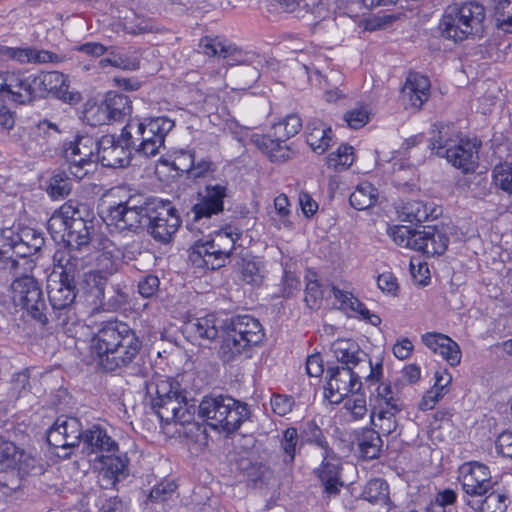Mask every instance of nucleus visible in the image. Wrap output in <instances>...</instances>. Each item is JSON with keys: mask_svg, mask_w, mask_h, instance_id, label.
<instances>
[{"mask_svg": "<svg viewBox=\"0 0 512 512\" xmlns=\"http://www.w3.org/2000/svg\"><path fill=\"white\" fill-rule=\"evenodd\" d=\"M91 352L106 371L128 366L138 355L141 342L125 323H108L91 339Z\"/></svg>", "mask_w": 512, "mask_h": 512, "instance_id": "1", "label": "nucleus"}, {"mask_svg": "<svg viewBox=\"0 0 512 512\" xmlns=\"http://www.w3.org/2000/svg\"><path fill=\"white\" fill-rule=\"evenodd\" d=\"M151 406L162 422L184 425L194 424L196 408L182 394L179 383L166 377H155L146 385Z\"/></svg>", "mask_w": 512, "mask_h": 512, "instance_id": "2", "label": "nucleus"}, {"mask_svg": "<svg viewBox=\"0 0 512 512\" xmlns=\"http://www.w3.org/2000/svg\"><path fill=\"white\" fill-rule=\"evenodd\" d=\"M111 195L119 199L107 209L105 221L107 225L117 231L137 232L143 228L149 218V206L142 196L131 194L124 187L111 190Z\"/></svg>", "mask_w": 512, "mask_h": 512, "instance_id": "3", "label": "nucleus"}, {"mask_svg": "<svg viewBox=\"0 0 512 512\" xmlns=\"http://www.w3.org/2000/svg\"><path fill=\"white\" fill-rule=\"evenodd\" d=\"M43 471L42 463L35 456L15 443L0 438V483L17 489L24 477L39 475Z\"/></svg>", "mask_w": 512, "mask_h": 512, "instance_id": "4", "label": "nucleus"}, {"mask_svg": "<svg viewBox=\"0 0 512 512\" xmlns=\"http://www.w3.org/2000/svg\"><path fill=\"white\" fill-rule=\"evenodd\" d=\"M199 415L211 428L232 433L248 419L249 410L245 403L232 397H205L199 405Z\"/></svg>", "mask_w": 512, "mask_h": 512, "instance_id": "5", "label": "nucleus"}, {"mask_svg": "<svg viewBox=\"0 0 512 512\" xmlns=\"http://www.w3.org/2000/svg\"><path fill=\"white\" fill-rule=\"evenodd\" d=\"M265 337L261 323L249 315L232 319L221 345V351L227 360L249 351L259 345Z\"/></svg>", "mask_w": 512, "mask_h": 512, "instance_id": "6", "label": "nucleus"}, {"mask_svg": "<svg viewBox=\"0 0 512 512\" xmlns=\"http://www.w3.org/2000/svg\"><path fill=\"white\" fill-rule=\"evenodd\" d=\"M239 237V233L222 230L211 239L197 240L191 248L190 259L211 270L219 269L225 265Z\"/></svg>", "mask_w": 512, "mask_h": 512, "instance_id": "7", "label": "nucleus"}, {"mask_svg": "<svg viewBox=\"0 0 512 512\" xmlns=\"http://www.w3.org/2000/svg\"><path fill=\"white\" fill-rule=\"evenodd\" d=\"M371 424L379 434L390 435L398 427L397 414L402 410V402L393 392L391 386L380 383L370 397Z\"/></svg>", "mask_w": 512, "mask_h": 512, "instance_id": "8", "label": "nucleus"}, {"mask_svg": "<svg viewBox=\"0 0 512 512\" xmlns=\"http://www.w3.org/2000/svg\"><path fill=\"white\" fill-rule=\"evenodd\" d=\"M48 297L57 324L71 332V328L79 322L75 311L76 287L75 282L57 279L52 275L47 284Z\"/></svg>", "mask_w": 512, "mask_h": 512, "instance_id": "9", "label": "nucleus"}, {"mask_svg": "<svg viewBox=\"0 0 512 512\" xmlns=\"http://www.w3.org/2000/svg\"><path fill=\"white\" fill-rule=\"evenodd\" d=\"M12 300L25 309L35 320L46 323V308L42 290L33 276L24 275L11 284Z\"/></svg>", "mask_w": 512, "mask_h": 512, "instance_id": "10", "label": "nucleus"}, {"mask_svg": "<svg viewBox=\"0 0 512 512\" xmlns=\"http://www.w3.org/2000/svg\"><path fill=\"white\" fill-rule=\"evenodd\" d=\"M366 370L358 368L353 371L351 366L331 367L327 371L328 381L325 397L332 404L343 401L350 393H357L362 388L361 373Z\"/></svg>", "mask_w": 512, "mask_h": 512, "instance_id": "11", "label": "nucleus"}, {"mask_svg": "<svg viewBox=\"0 0 512 512\" xmlns=\"http://www.w3.org/2000/svg\"><path fill=\"white\" fill-rule=\"evenodd\" d=\"M174 121L166 116L145 119L139 122V127H133L136 134L140 135L138 152L152 157L164 147L165 137L173 129Z\"/></svg>", "mask_w": 512, "mask_h": 512, "instance_id": "12", "label": "nucleus"}, {"mask_svg": "<svg viewBox=\"0 0 512 512\" xmlns=\"http://www.w3.org/2000/svg\"><path fill=\"white\" fill-rule=\"evenodd\" d=\"M331 350L335 358L345 364V366L358 367L364 370H369L366 381L377 383L382 378L383 366L381 362L375 365L368 359L366 355L360 352L358 345L349 339H338L333 342Z\"/></svg>", "mask_w": 512, "mask_h": 512, "instance_id": "13", "label": "nucleus"}, {"mask_svg": "<svg viewBox=\"0 0 512 512\" xmlns=\"http://www.w3.org/2000/svg\"><path fill=\"white\" fill-rule=\"evenodd\" d=\"M35 74L7 71L0 73V95L19 104L36 98Z\"/></svg>", "mask_w": 512, "mask_h": 512, "instance_id": "14", "label": "nucleus"}, {"mask_svg": "<svg viewBox=\"0 0 512 512\" xmlns=\"http://www.w3.org/2000/svg\"><path fill=\"white\" fill-rule=\"evenodd\" d=\"M98 141L90 136H81L70 142L64 151V157L69 164V172L77 179H82L92 168Z\"/></svg>", "mask_w": 512, "mask_h": 512, "instance_id": "15", "label": "nucleus"}, {"mask_svg": "<svg viewBox=\"0 0 512 512\" xmlns=\"http://www.w3.org/2000/svg\"><path fill=\"white\" fill-rule=\"evenodd\" d=\"M458 480L465 492V501L478 498L492 489V478L487 466L471 461L462 464L458 470Z\"/></svg>", "mask_w": 512, "mask_h": 512, "instance_id": "16", "label": "nucleus"}, {"mask_svg": "<svg viewBox=\"0 0 512 512\" xmlns=\"http://www.w3.org/2000/svg\"><path fill=\"white\" fill-rule=\"evenodd\" d=\"M74 208L75 215L69 221L65 242L69 248L82 250L90 244L95 226L86 205L75 202Z\"/></svg>", "mask_w": 512, "mask_h": 512, "instance_id": "17", "label": "nucleus"}, {"mask_svg": "<svg viewBox=\"0 0 512 512\" xmlns=\"http://www.w3.org/2000/svg\"><path fill=\"white\" fill-rule=\"evenodd\" d=\"M151 235L161 242L170 241L180 226L177 210L169 204L149 207V218L146 223Z\"/></svg>", "mask_w": 512, "mask_h": 512, "instance_id": "18", "label": "nucleus"}, {"mask_svg": "<svg viewBox=\"0 0 512 512\" xmlns=\"http://www.w3.org/2000/svg\"><path fill=\"white\" fill-rule=\"evenodd\" d=\"M36 97L53 93L59 99L75 104L81 100L78 92L69 90L68 77L61 72H40L35 74Z\"/></svg>", "mask_w": 512, "mask_h": 512, "instance_id": "19", "label": "nucleus"}, {"mask_svg": "<svg viewBox=\"0 0 512 512\" xmlns=\"http://www.w3.org/2000/svg\"><path fill=\"white\" fill-rule=\"evenodd\" d=\"M83 438L82 425L75 417L60 416L48 430L47 440L56 448L77 446Z\"/></svg>", "mask_w": 512, "mask_h": 512, "instance_id": "20", "label": "nucleus"}, {"mask_svg": "<svg viewBox=\"0 0 512 512\" xmlns=\"http://www.w3.org/2000/svg\"><path fill=\"white\" fill-rule=\"evenodd\" d=\"M130 156L131 150L121 136L116 139L112 135H105L98 141L96 157L105 167H124L129 164Z\"/></svg>", "mask_w": 512, "mask_h": 512, "instance_id": "21", "label": "nucleus"}, {"mask_svg": "<svg viewBox=\"0 0 512 512\" xmlns=\"http://www.w3.org/2000/svg\"><path fill=\"white\" fill-rule=\"evenodd\" d=\"M406 107L419 110L430 97V81L419 73H410L401 91Z\"/></svg>", "mask_w": 512, "mask_h": 512, "instance_id": "22", "label": "nucleus"}, {"mask_svg": "<svg viewBox=\"0 0 512 512\" xmlns=\"http://www.w3.org/2000/svg\"><path fill=\"white\" fill-rule=\"evenodd\" d=\"M100 467L99 475L101 477V486L103 488H112L118 481L125 478L128 474V458L119 456L115 453H107L99 456Z\"/></svg>", "mask_w": 512, "mask_h": 512, "instance_id": "23", "label": "nucleus"}, {"mask_svg": "<svg viewBox=\"0 0 512 512\" xmlns=\"http://www.w3.org/2000/svg\"><path fill=\"white\" fill-rule=\"evenodd\" d=\"M455 13L452 14L460 20L466 37L478 34L482 31L483 21L485 19V8L482 4L469 1L464 3H454Z\"/></svg>", "mask_w": 512, "mask_h": 512, "instance_id": "24", "label": "nucleus"}, {"mask_svg": "<svg viewBox=\"0 0 512 512\" xmlns=\"http://www.w3.org/2000/svg\"><path fill=\"white\" fill-rule=\"evenodd\" d=\"M423 344L434 354H439L451 366H457L461 361V350L459 345L449 336L427 332L421 336Z\"/></svg>", "mask_w": 512, "mask_h": 512, "instance_id": "25", "label": "nucleus"}, {"mask_svg": "<svg viewBox=\"0 0 512 512\" xmlns=\"http://www.w3.org/2000/svg\"><path fill=\"white\" fill-rule=\"evenodd\" d=\"M340 470L341 462L336 454L332 450L324 452L323 461L315 472L324 486V491L330 496L338 494L343 486Z\"/></svg>", "mask_w": 512, "mask_h": 512, "instance_id": "26", "label": "nucleus"}, {"mask_svg": "<svg viewBox=\"0 0 512 512\" xmlns=\"http://www.w3.org/2000/svg\"><path fill=\"white\" fill-rule=\"evenodd\" d=\"M447 235L436 226H425L416 232L414 243L416 251H421L428 256L443 254L448 246Z\"/></svg>", "mask_w": 512, "mask_h": 512, "instance_id": "27", "label": "nucleus"}, {"mask_svg": "<svg viewBox=\"0 0 512 512\" xmlns=\"http://www.w3.org/2000/svg\"><path fill=\"white\" fill-rule=\"evenodd\" d=\"M454 167L468 173L474 171L478 163V147L470 140H460L443 156Z\"/></svg>", "mask_w": 512, "mask_h": 512, "instance_id": "28", "label": "nucleus"}, {"mask_svg": "<svg viewBox=\"0 0 512 512\" xmlns=\"http://www.w3.org/2000/svg\"><path fill=\"white\" fill-rule=\"evenodd\" d=\"M225 196L226 187L221 185L208 186L201 201L195 204L193 208L194 222L191 224V228L202 218H209L211 215L221 212Z\"/></svg>", "mask_w": 512, "mask_h": 512, "instance_id": "29", "label": "nucleus"}, {"mask_svg": "<svg viewBox=\"0 0 512 512\" xmlns=\"http://www.w3.org/2000/svg\"><path fill=\"white\" fill-rule=\"evenodd\" d=\"M75 249L58 250L54 254V266L61 269L57 279L74 282L76 275L84 268V260L75 255Z\"/></svg>", "mask_w": 512, "mask_h": 512, "instance_id": "30", "label": "nucleus"}, {"mask_svg": "<svg viewBox=\"0 0 512 512\" xmlns=\"http://www.w3.org/2000/svg\"><path fill=\"white\" fill-rule=\"evenodd\" d=\"M87 449L91 453H116L118 444L108 435L107 431L100 426H93L82 438Z\"/></svg>", "mask_w": 512, "mask_h": 512, "instance_id": "31", "label": "nucleus"}, {"mask_svg": "<svg viewBox=\"0 0 512 512\" xmlns=\"http://www.w3.org/2000/svg\"><path fill=\"white\" fill-rule=\"evenodd\" d=\"M332 140V130L320 120L307 125L306 141L313 152L321 155L327 151Z\"/></svg>", "mask_w": 512, "mask_h": 512, "instance_id": "32", "label": "nucleus"}, {"mask_svg": "<svg viewBox=\"0 0 512 512\" xmlns=\"http://www.w3.org/2000/svg\"><path fill=\"white\" fill-rule=\"evenodd\" d=\"M74 204L75 202L68 201L49 218L47 229L55 240H63L65 242L69 221L75 215Z\"/></svg>", "mask_w": 512, "mask_h": 512, "instance_id": "33", "label": "nucleus"}, {"mask_svg": "<svg viewBox=\"0 0 512 512\" xmlns=\"http://www.w3.org/2000/svg\"><path fill=\"white\" fill-rule=\"evenodd\" d=\"M290 207L289 199L285 194H280L275 197L273 207L267 211L269 224L278 230L291 229L293 223L290 220Z\"/></svg>", "mask_w": 512, "mask_h": 512, "instance_id": "34", "label": "nucleus"}, {"mask_svg": "<svg viewBox=\"0 0 512 512\" xmlns=\"http://www.w3.org/2000/svg\"><path fill=\"white\" fill-rule=\"evenodd\" d=\"M506 501L504 494L489 491L478 498H469L466 500V505L472 512H504L507 507Z\"/></svg>", "mask_w": 512, "mask_h": 512, "instance_id": "35", "label": "nucleus"}, {"mask_svg": "<svg viewBox=\"0 0 512 512\" xmlns=\"http://www.w3.org/2000/svg\"><path fill=\"white\" fill-rule=\"evenodd\" d=\"M186 328L194 337L202 340L212 341L218 337L217 319L214 314L194 318L187 323Z\"/></svg>", "mask_w": 512, "mask_h": 512, "instance_id": "36", "label": "nucleus"}, {"mask_svg": "<svg viewBox=\"0 0 512 512\" xmlns=\"http://www.w3.org/2000/svg\"><path fill=\"white\" fill-rule=\"evenodd\" d=\"M251 140L272 161H283L288 157V148L285 145V141L260 134H254Z\"/></svg>", "mask_w": 512, "mask_h": 512, "instance_id": "37", "label": "nucleus"}, {"mask_svg": "<svg viewBox=\"0 0 512 512\" xmlns=\"http://www.w3.org/2000/svg\"><path fill=\"white\" fill-rule=\"evenodd\" d=\"M239 278L246 284L259 286L264 279L263 265L255 257L247 256L238 262Z\"/></svg>", "mask_w": 512, "mask_h": 512, "instance_id": "38", "label": "nucleus"}, {"mask_svg": "<svg viewBox=\"0 0 512 512\" xmlns=\"http://www.w3.org/2000/svg\"><path fill=\"white\" fill-rule=\"evenodd\" d=\"M99 65L102 68L110 65L122 70L134 71L140 67V58L136 51H110L107 58L101 59Z\"/></svg>", "mask_w": 512, "mask_h": 512, "instance_id": "39", "label": "nucleus"}, {"mask_svg": "<svg viewBox=\"0 0 512 512\" xmlns=\"http://www.w3.org/2000/svg\"><path fill=\"white\" fill-rule=\"evenodd\" d=\"M379 197V192L369 182H362L351 193L349 201L352 207L357 210H366L373 207Z\"/></svg>", "mask_w": 512, "mask_h": 512, "instance_id": "40", "label": "nucleus"}, {"mask_svg": "<svg viewBox=\"0 0 512 512\" xmlns=\"http://www.w3.org/2000/svg\"><path fill=\"white\" fill-rule=\"evenodd\" d=\"M434 127L430 139V148L437 156L443 157L457 141L453 139L454 132L450 125H435Z\"/></svg>", "mask_w": 512, "mask_h": 512, "instance_id": "41", "label": "nucleus"}, {"mask_svg": "<svg viewBox=\"0 0 512 512\" xmlns=\"http://www.w3.org/2000/svg\"><path fill=\"white\" fill-rule=\"evenodd\" d=\"M455 13V7L452 5L448 6L445 10V13L440 21L439 29L441 31L442 36L447 39H452L454 41H462L466 39V33L464 29H462V25L460 20L457 17H454L452 14Z\"/></svg>", "mask_w": 512, "mask_h": 512, "instance_id": "42", "label": "nucleus"}, {"mask_svg": "<svg viewBox=\"0 0 512 512\" xmlns=\"http://www.w3.org/2000/svg\"><path fill=\"white\" fill-rule=\"evenodd\" d=\"M10 58L17 60L20 63H49L58 60V56L52 52L36 49H13L7 50Z\"/></svg>", "mask_w": 512, "mask_h": 512, "instance_id": "43", "label": "nucleus"}, {"mask_svg": "<svg viewBox=\"0 0 512 512\" xmlns=\"http://www.w3.org/2000/svg\"><path fill=\"white\" fill-rule=\"evenodd\" d=\"M96 261L98 270L111 276L117 272L120 264L119 250L113 243L107 241L104 243Z\"/></svg>", "mask_w": 512, "mask_h": 512, "instance_id": "44", "label": "nucleus"}, {"mask_svg": "<svg viewBox=\"0 0 512 512\" xmlns=\"http://www.w3.org/2000/svg\"><path fill=\"white\" fill-rule=\"evenodd\" d=\"M111 121H118L132 112L131 101L128 96L109 93L104 100Z\"/></svg>", "mask_w": 512, "mask_h": 512, "instance_id": "45", "label": "nucleus"}, {"mask_svg": "<svg viewBox=\"0 0 512 512\" xmlns=\"http://www.w3.org/2000/svg\"><path fill=\"white\" fill-rule=\"evenodd\" d=\"M382 444L379 432L374 429L364 430L359 439V449L362 457L365 459L377 458L380 455Z\"/></svg>", "mask_w": 512, "mask_h": 512, "instance_id": "46", "label": "nucleus"}, {"mask_svg": "<svg viewBox=\"0 0 512 512\" xmlns=\"http://www.w3.org/2000/svg\"><path fill=\"white\" fill-rule=\"evenodd\" d=\"M302 127V121L299 116L295 114L288 115L272 127V136L278 138L280 141H287L289 138L296 135Z\"/></svg>", "mask_w": 512, "mask_h": 512, "instance_id": "47", "label": "nucleus"}, {"mask_svg": "<svg viewBox=\"0 0 512 512\" xmlns=\"http://www.w3.org/2000/svg\"><path fill=\"white\" fill-rule=\"evenodd\" d=\"M354 160V148L348 144H341L336 151L327 156L326 163L329 168L338 171L349 168Z\"/></svg>", "mask_w": 512, "mask_h": 512, "instance_id": "48", "label": "nucleus"}, {"mask_svg": "<svg viewBox=\"0 0 512 512\" xmlns=\"http://www.w3.org/2000/svg\"><path fill=\"white\" fill-rule=\"evenodd\" d=\"M200 51L209 57L226 58L232 53L231 45L218 37H203L199 43Z\"/></svg>", "mask_w": 512, "mask_h": 512, "instance_id": "49", "label": "nucleus"}, {"mask_svg": "<svg viewBox=\"0 0 512 512\" xmlns=\"http://www.w3.org/2000/svg\"><path fill=\"white\" fill-rule=\"evenodd\" d=\"M430 211L427 205L422 201H409L401 210V217L403 221L421 223L429 218Z\"/></svg>", "mask_w": 512, "mask_h": 512, "instance_id": "50", "label": "nucleus"}, {"mask_svg": "<svg viewBox=\"0 0 512 512\" xmlns=\"http://www.w3.org/2000/svg\"><path fill=\"white\" fill-rule=\"evenodd\" d=\"M108 275L99 270H93L85 273L84 283L90 288V292L95 297L94 304H100L104 298V289Z\"/></svg>", "mask_w": 512, "mask_h": 512, "instance_id": "51", "label": "nucleus"}, {"mask_svg": "<svg viewBox=\"0 0 512 512\" xmlns=\"http://www.w3.org/2000/svg\"><path fill=\"white\" fill-rule=\"evenodd\" d=\"M281 9L289 13H317L321 0H275Z\"/></svg>", "mask_w": 512, "mask_h": 512, "instance_id": "52", "label": "nucleus"}, {"mask_svg": "<svg viewBox=\"0 0 512 512\" xmlns=\"http://www.w3.org/2000/svg\"><path fill=\"white\" fill-rule=\"evenodd\" d=\"M30 391L29 373L24 370L14 374L8 384V398L16 401Z\"/></svg>", "mask_w": 512, "mask_h": 512, "instance_id": "53", "label": "nucleus"}, {"mask_svg": "<svg viewBox=\"0 0 512 512\" xmlns=\"http://www.w3.org/2000/svg\"><path fill=\"white\" fill-rule=\"evenodd\" d=\"M388 485L382 479L370 480L362 491L363 499L375 503L380 501H386L388 498Z\"/></svg>", "mask_w": 512, "mask_h": 512, "instance_id": "54", "label": "nucleus"}, {"mask_svg": "<svg viewBox=\"0 0 512 512\" xmlns=\"http://www.w3.org/2000/svg\"><path fill=\"white\" fill-rule=\"evenodd\" d=\"M494 184L503 191L512 194V164L501 163L493 169Z\"/></svg>", "mask_w": 512, "mask_h": 512, "instance_id": "55", "label": "nucleus"}, {"mask_svg": "<svg viewBox=\"0 0 512 512\" xmlns=\"http://www.w3.org/2000/svg\"><path fill=\"white\" fill-rule=\"evenodd\" d=\"M417 231L411 230L407 226H394L389 228L388 234L397 245L415 250L414 239Z\"/></svg>", "mask_w": 512, "mask_h": 512, "instance_id": "56", "label": "nucleus"}, {"mask_svg": "<svg viewBox=\"0 0 512 512\" xmlns=\"http://www.w3.org/2000/svg\"><path fill=\"white\" fill-rule=\"evenodd\" d=\"M496 20L500 29L512 33V0H501L496 8Z\"/></svg>", "mask_w": 512, "mask_h": 512, "instance_id": "57", "label": "nucleus"}, {"mask_svg": "<svg viewBox=\"0 0 512 512\" xmlns=\"http://www.w3.org/2000/svg\"><path fill=\"white\" fill-rule=\"evenodd\" d=\"M85 118L91 126H101L111 122L105 102L91 105L85 112Z\"/></svg>", "mask_w": 512, "mask_h": 512, "instance_id": "58", "label": "nucleus"}, {"mask_svg": "<svg viewBox=\"0 0 512 512\" xmlns=\"http://www.w3.org/2000/svg\"><path fill=\"white\" fill-rule=\"evenodd\" d=\"M70 191L71 183L67 177L57 174L50 179L47 192L51 197L62 198L67 196Z\"/></svg>", "mask_w": 512, "mask_h": 512, "instance_id": "59", "label": "nucleus"}, {"mask_svg": "<svg viewBox=\"0 0 512 512\" xmlns=\"http://www.w3.org/2000/svg\"><path fill=\"white\" fill-rule=\"evenodd\" d=\"M344 119L350 128L359 129L369 122L370 113L366 107L360 106L348 111Z\"/></svg>", "mask_w": 512, "mask_h": 512, "instance_id": "60", "label": "nucleus"}, {"mask_svg": "<svg viewBox=\"0 0 512 512\" xmlns=\"http://www.w3.org/2000/svg\"><path fill=\"white\" fill-rule=\"evenodd\" d=\"M303 434L307 441L315 443L318 447L323 449L324 452L331 450L322 430L314 421H310L306 424Z\"/></svg>", "mask_w": 512, "mask_h": 512, "instance_id": "61", "label": "nucleus"}, {"mask_svg": "<svg viewBox=\"0 0 512 512\" xmlns=\"http://www.w3.org/2000/svg\"><path fill=\"white\" fill-rule=\"evenodd\" d=\"M298 444V432L296 428L290 427L283 432L281 440V448L289 458V462H292L295 457L296 447Z\"/></svg>", "mask_w": 512, "mask_h": 512, "instance_id": "62", "label": "nucleus"}, {"mask_svg": "<svg viewBox=\"0 0 512 512\" xmlns=\"http://www.w3.org/2000/svg\"><path fill=\"white\" fill-rule=\"evenodd\" d=\"M344 408L354 419H362L367 413L366 399L363 395L346 399Z\"/></svg>", "mask_w": 512, "mask_h": 512, "instance_id": "63", "label": "nucleus"}, {"mask_svg": "<svg viewBox=\"0 0 512 512\" xmlns=\"http://www.w3.org/2000/svg\"><path fill=\"white\" fill-rule=\"evenodd\" d=\"M332 293L334 298L340 302L341 308H349L355 312L358 310V308H361L362 302L354 297L351 293L342 291L336 287L332 288Z\"/></svg>", "mask_w": 512, "mask_h": 512, "instance_id": "64", "label": "nucleus"}]
</instances>
